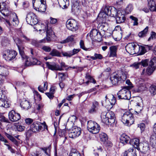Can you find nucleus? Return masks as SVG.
Returning a JSON list of instances; mask_svg holds the SVG:
<instances>
[{
	"instance_id": "1",
	"label": "nucleus",
	"mask_w": 156,
	"mask_h": 156,
	"mask_svg": "<svg viewBox=\"0 0 156 156\" xmlns=\"http://www.w3.org/2000/svg\"><path fill=\"white\" fill-rule=\"evenodd\" d=\"M118 12L115 8L104 5L102 7L98 16L105 19L107 18L108 16L115 17Z\"/></svg>"
},
{
	"instance_id": "2",
	"label": "nucleus",
	"mask_w": 156,
	"mask_h": 156,
	"mask_svg": "<svg viewBox=\"0 0 156 156\" xmlns=\"http://www.w3.org/2000/svg\"><path fill=\"white\" fill-rule=\"evenodd\" d=\"M58 62L60 65L54 62H47L45 64L48 69L52 71H62L64 70V69H65L66 70H68L69 68H76L74 66L72 67L69 66L66 68L67 66L65 65L64 62L59 61Z\"/></svg>"
},
{
	"instance_id": "3",
	"label": "nucleus",
	"mask_w": 156,
	"mask_h": 156,
	"mask_svg": "<svg viewBox=\"0 0 156 156\" xmlns=\"http://www.w3.org/2000/svg\"><path fill=\"white\" fill-rule=\"evenodd\" d=\"M126 75L121 72L113 73L110 77V80L113 85L117 84L121 80L124 81L126 79Z\"/></svg>"
},
{
	"instance_id": "4",
	"label": "nucleus",
	"mask_w": 156,
	"mask_h": 156,
	"mask_svg": "<svg viewBox=\"0 0 156 156\" xmlns=\"http://www.w3.org/2000/svg\"><path fill=\"white\" fill-rule=\"evenodd\" d=\"M45 0H33V5L34 9L39 12H44L46 10Z\"/></svg>"
},
{
	"instance_id": "5",
	"label": "nucleus",
	"mask_w": 156,
	"mask_h": 156,
	"mask_svg": "<svg viewBox=\"0 0 156 156\" xmlns=\"http://www.w3.org/2000/svg\"><path fill=\"white\" fill-rule=\"evenodd\" d=\"M50 26V24L49 23H45V24L41 23V29H39V30L40 31H43L44 32H46V40L48 41H50V37L53 33Z\"/></svg>"
},
{
	"instance_id": "6",
	"label": "nucleus",
	"mask_w": 156,
	"mask_h": 156,
	"mask_svg": "<svg viewBox=\"0 0 156 156\" xmlns=\"http://www.w3.org/2000/svg\"><path fill=\"white\" fill-rule=\"evenodd\" d=\"M122 121L126 126L131 125L134 121L133 114L129 111L126 112L122 117Z\"/></svg>"
},
{
	"instance_id": "7",
	"label": "nucleus",
	"mask_w": 156,
	"mask_h": 156,
	"mask_svg": "<svg viewBox=\"0 0 156 156\" xmlns=\"http://www.w3.org/2000/svg\"><path fill=\"white\" fill-rule=\"evenodd\" d=\"M27 23L31 25H36V28L39 27L41 25L37 24L38 20L35 15L32 12H29L27 14L26 18Z\"/></svg>"
},
{
	"instance_id": "8",
	"label": "nucleus",
	"mask_w": 156,
	"mask_h": 156,
	"mask_svg": "<svg viewBox=\"0 0 156 156\" xmlns=\"http://www.w3.org/2000/svg\"><path fill=\"white\" fill-rule=\"evenodd\" d=\"M128 87H123L117 94V95L119 99L128 100L130 97V92Z\"/></svg>"
},
{
	"instance_id": "9",
	"label": "nucleus",
	"mask_w": 156,
	"mask_h": 156,
	"mask_svg": "<svg viewBox=\"0 0 156 156\" xmlns=\"http://www.w3.org/2000/svg\"><path fill=\"white\" fill-rule=\"evenodd\" d=\"M87 128L90 132L93 134H96L99 132L100 126L96 122L90 120L87 122Z\"/></svg>"
},
{
	"instance_id": "10",
	"label": "nucleus",
	"mask_w": 156,
	"mask_h": 156,
	"mask_svg": "<svg viewBox=\"0 0 156 156\" xmlns=\"http://www.w3.org/2000/svg\"><path fill=\"white\" fill-rule=\"evenodd\" d=\"M17 54V53L14 50L7 49L5 51L3 56L6 60L9 61L14 59Z\"/></svg>"
},
{
	"instance_id": "11",
	"label": "nucleus",
	"mask_w": 156,
	"mask_h": 156,
	"mask_svg": "<svg viewBox=\"0 0 156 156\" xmlns=\"http://www.w3.org/2000/svg\"><path fill=\"white\" fill-rule=\"evenodd\" d=\"M42 125L44 126V129H47L48 126L44 122L42 123L37 122H34L30 125V128L33 132H37L41 130Z\"/></svg>"
},
{
	"instance_id": "12",
	"label": "nucleus",
	"mask_w": 156,
	"mask_h": 156,
	"mask_svg": "<svg viewBox=\"0 0 156 156\" xmlns=\"http://www.w3.org/2000/svg\"><path fill=\"white\" fill-rule=\"evenodd\" d=\"M140 46L134 43H129L126 47L127 51L132 55H133L139 52Z\"/></svg>"
},
{
	"instance_id": "13",
	"label": "nucleus",
	"mask_w": 156,
	"mask_h": 156,
	"mask_svg": "<svg viewBox=\"0 0 156 156\" xmlns=\"http://www.w3.org/2000/svg\"><path fill=\"white\" fill-rule=\"evenodd\" d=\"M81 133V129L77 126H74L69 131V136L70 138H75L78 137Z\"/></svg>"
},
{
	"instance_id": "14",
	"label": "nucleus",
	"mask_w": 156,
	"mask_h": 156,
	"mask_svg": "<svg viewBox=\"0 0 156 156\" xmlns=\"http://www.w3.org/2000/svg\"><path fill=\"white\" fill-rule=\"evenodd\" d=\"M66 26L69 30L73 31H76L78 28V23L74 20H68L66 22Z\"/></svg>"
},
{
	"instance_id": "15",
	"label": "nucleus",
	"mask_w": 156,
	"mask_h": 156,
	"mask_svg": "<svg viewBox=\"0 0 156 156\" xmlns=\"http://www.w3.org/2000/svg\"><path fill=\"white\" fill-rule=\"evenodd\" d=\"M6 23L10 26L12 25L16 26L18 24L19 21L17 15L15 13H12L10 14L9 20H6Z\"/></svg>"
},
{
	"instance_id": "16",
	"label": "nucleus",
	"mask_w": 156,
	"mask_h": 156,
	"mask_svg": "<svg viewBox=\"0 0 156 156\" xmlns=\"http://www.w3.org/2000/svg\"><path fill=\"white\" fill-rule=\"evenodd\" d=\"M9 119L12 122H16L21 119V116L19 113L16 112L14 110H12L9 113Z\"/></svg>"
},
{
	"instance_id": "17",
	"label": "nucleus",
	"mask_w": 156,
	"mask_h": 156,
	"mask_svg": "<svg viewBox=\"0 0 156 156\" xmlns=\"http://www.w3.org/2000/svg\"><path fill=\"white\" fill-rule=\"evenodd\" d=\"M90 36L91 38L98 41H101L102 37L101 33L95 29H93L90 31Z\"/></svg>"
},
{
	"instance_id": "18",
	"label": "nucleus",
	"mask_w": 156,
	"mask_h": 156,
	"mask_svg": "<svg viewBox=\"0 0 156 156\" xmlns=\"http://www.w3.org/2000/svg\"><path fill=\"white\" fill-rule=\"evenodd\" d=\"M125 12L123 10H118L115 19L117 23H120L124 22L126 19Z\"/></svg>"
},
{
	"instance_id": "19",
	"label": "nucleus",
	"mask_w": 156,
	"mask_h": 156,
	"mask_svg": "<svg viewBox=\"0 0 156 156\" xmlns=\"http://www.w3.org/2000/svg\"><path fill=\"white\" fill-rule=\"evenodd\" d=\"M41 150L39 152L37 156H50L51 153V147H42Z\"/></svg>"
},
{
	"instance_id": "20",
	"label": "nucleus",
	"mask_w": 156,
	"mask_h": 156,
	"mask_svg": "<svg viewBox=\"0 0 156 156\" xmlns=\"http://www.w3.org/2000/svg\"><path fill=\"white\" fill-rule=\"evenodd\" d=\"M139 149L141 152L145 154L149 152L150 148L148 144L145 142L140 144Z\"/></svg>"
},
{
	"instance_id": "21",
	"label": "nucleus",
	"mask_w": 156,
	"mask_h": 156,
	"mask_svg": "<svg viewBox=\"0 0 156 156\" xmlns=\"http://www.w3.org/2000/svg\"><path fill=\"white\" fill-rule=\"evenodd\" d=\"M137 100L138 102L136 103V112L139 113L143 109V103L142 98L138 97L137 98Z\"/></svg>"
},
{
	"instance_id": "22",
	"label": "nucleus",
	"mask_w": 156,
	"mask_h": 156,
	"mask_svg": "<svg viewBox=\"0 0 156 156\" xmlns=\"http://www.w3.org/2000/svg\"><path fill=\"white\" fill-rule=\"evenodd\" d=\"M107 117L109 119L110 122V125L112 126L115 123V116L114 113L111 111L106 112Z\"/></svg>"
},
{
	"instance_id": "23",
	"label": "nucleus",
	"mask_w": 156,
	"mask_h": 156,
	"mask_svg": "<svg viewBox=\"0 0 156 156\" xmlns=\"http://www.w3.org/2000/svg\"><path fill=\"white\" fill-rule=\"evenodd\" d=\"M123 156H136L133 147L131 146L125 151Z\"/></svg>"
},
{
	"instance_id": "24",
	"label": "nucleus",
	"mask_w": 156,
	"mask_h": 156,
	"mask_svg": "<svg viewBox=\"0 0 156 156\" xmlns=\"http://www.w3.org/2000/svg\"><path fill=\"white\" fill-rule=\"evenodd\" d=\"M106 100L108 99L109 101L110 104L111 105V106L110 107L111 108L116 103V99L114 95L112 94H108L105 96Z\"/></svg>"
},
{
	"instance_id": "25",
	"label": "nucleus",
	"mask_w": 156,
	"mask_h": 156,
	"mask_svg": "<svg viewBox=\"0 0 156 156\" xmlns=\"http://www.w3.org/2000/svg\"><path fill=\"white\" fill-rule=\"evenodd\" d=\"M106 112H103L101 113V121L107 125H110L109 119L107 117Z\"/></svg>"
},
{
	"instance_id": "26",
	"label": "nucleus",
	"mask_w": 156,
	"mask_h": 156,
	"mask_svg": "<svg viewBox=\"0 0 156 156\" xmlns=\"http://www.w3.org/2000/svg\"><path fill=\"white\" fill-rule=\"evenodd\" d=\"M9 73L6 66L0 65V75L2 76H6Z\"/></svg>"
},
{
	"instance_id": "27",
	"label": "nucleus",
	"mask_w": 156,
	"mask_h": 156,
	"mask_svg": "<svg viewBox=\"0 0 156 156\" xmlns=\"http://www.w3.org/2000/svg\"><path fill=\"white\" fill-rule=\"evenodd\" d=\"M129 140L130 141V137L126 134L123 133L121 136L120 142L124 144L127 143Z\"/></svg>"
},
{
	"instance_id": "28",
	"label": "nucleus",
	"mask_w": 156,
	"mask_h": 156,
	"mask_svg": "<svg viewBox=\"0 0 156 156\" xmlns=\"http://www.w3.org/2000/svg\"><path fill=\"white\" fill-rule=\"evenodd\" d=\"M0 12L4 16H7L9 14V10L5 4L0 5Z\"/></svg>"
},
{
	"instance_id": "29",
	"label": "nucleus",
	"mask_w": 156,
	"mask_h": 156,
	"mask_svg": "<svg viewBox=\"0 0 156 156\" xmlns=\"http://www.w3.org/2000/svg\"><path fill=\"white\" fill-rule=\"evenodd\" d=\"M101 20H103V22L99 24L98 26V27L99 29L102 30L103 31H105L107 28V24L106 23V20L103 19L102 17H100Z\"/></svg>"
},
{
	"instance_id": "30",
	"label": "nucleus",
	"mask_w": 156,
	"mask_h": 156,
	"mask_svg": "<svg viewBox=\"0 0 156 156\" xmlns=\"http://www.w3.org/2000/svg\"><path fill=\"white\" fill-rule=\"evenodd\" d=\"M99 106L98 102L94 101L92 102V106L91 108L88 111V112L90 113H92L95 112L98 109Z\"/></svg>"
},
{
	"instance_id": "31",
	"label": "nucleus",
	"mask_w": 156,
	"mask_h": 156,
	"mask_svg": "<svg viewBox=\"0 0 156 156\" xmlns=\"http://www.w3.org/2000/svg\"><path fill=\"white\" fill-rule=\"evenodd\" d=\"M60 6L63 9H66L69 4L68 0H57Z\"/></svg>"
},
{
	"instance_id": "32",
	"label": "nucleus",
	"mask_w": 156,
	"mask_h": 156,
	"mask_svg": "<svg viewBox=\"0 0 156 156\" xmlns=\"http://www.w3.org/2000/svg\"><path fill=\"white\" fill-rule=\"evenodd\" d=\"M117 47L115 46H113L110 47V52L109 55V57H114L116 56Z\"/></svg>"
},
{
	"instance_id": "33",
	"label": "nucleus",
	"mask_w": 156,
	"mask_h": 156,
	"mask_svg": "<svg viewBox=\"0 0 156 156\" xmlns=\"http://www.w3.org/2000/svg\"><path fill=\"white\" fill-rule=\"evenodd\" d=\"M20 105L22 108L26 110L29 109L31 107L30 102L26 100L22 101Z\"/></svg>"
},
{
	"instance_id": "34",
	"label": "nucleus",
	"mask_w": 156,
	"mask_h": 156,
	"mask_svg": "<svg viewBox=\"0 0 156 156\" xmlns=\"http://www.w3.org/2000/svg\"><path fill=\"white\" fill-rule=\"evenodd\" d=\"M138 81L139 82V83L140 84V85L142 84V85H140L138 87V89L140 91H142L144 90H145L146 89V87L144 86V85L142 83V82H145L147 80V79H145L140 78L138 79Z\"/></svg>"
},
{
	"instance_id": "35",
	"label": "nucleus",
	"mask_w": 156,
	"mask_h": 156,
	"mask_svg": "<svg viewBox=\"0 0 156 156\" xmlns=\"http://www.w3.org/2000/svg\"><path fill=\"white\" fill-rule=\"evenodd\" d=\"M99 137L101 141L106 144L108 142V137L106 134L104 133H102L99 134Z\"/></svg>"
},
{
	"instance_id": "36",
	"label": "nucleus",
	"mask_w": 156,
	"mask_h": 156,
	"mask_svg": "<svg viewBox=\"0 0 156 156\" xmlns=\"http://www.w3.org/2000/svg\"><path fill=\"white\" fill-rule=\"evenodd\" d=\"M129 143L132 145V146H134L136 147H138L140 146H139L140 140L138 139L137 138L130 140Z\"/></svg>"
},
{
	"instance_id": "37",
	"label": "nucleus",
	"mask_w": 156,
	"mask_h": 156,
	"mask_svg": "<svg viewBox=\"0 0 156 156\" xmlns=\"http://www.w3.org/2000/svg\"><path fill=\"white\" fill-rule=\"evenodd\" d=\"M151 145L154 148H156V135H152L150 138Z\"/></svg>"
},
{
	"instance_id": "38",
	"label": "nucleus",
	"mask_w": 156,
	"mask_h": 156,
	"mask_svg": "<svg viewBox=\"0 0 156 156\" xmlns=\"http://www.w3.org/2000/svg\"><path fill=\"white\" fill-rule=\"evenodd\" d=\"M155 67L149 65L146 69V74L149 76L151 75L155 70Z\"/></svg>"
},
{
	"instance_id": "39",
	"label": "nucleus",
	"mask_w": 156,
	"mask_h": 156,
	"mask_svg": "<svg viewBox=\"0 0 156 156\" xmlns=\"http://www.w3.org/2000/svg\"><path fill=\"white\" fill-rule=\"evenodd\" d=\"M72 9L75 10L76 9H78V7L79 6V1L78 0H72Z\"/></svg>"
},
{
	"instance_id": "40",
	"label": "nucleus",
	"mask_w": 156,
	"mask_h": 156,
	"mask_svg": "<svg viewBox=\"0 0 156 156\" xmlns=\"http://www.w3.org/2000/svg\"><path fill=\"white\" fill-rule=\"evenodd\" d=\"M74 40V36L71 35L68 37L65 40L60 41L59 43L61 44H64L67 43L72 42Z\"/></svg>"
},
{
	"instance_id": "41",
	"label": "nucleus",
	"mask_w": 156,
	"mask_h": 156,
	"mask_svg": "<svg viewBox=\"0 0 156 156\" xmlns=\"http://www.w3.org/2000/svg\"><path fill=\"white\" fill-rule=\"evenodd\" d=\"M148 2V5L149 7L150 10L153 11L154 9V6L156 5L155 2L154 0H147Z\"/></svg>"
},
{
	"instance_id": "42",
	"label": "nucleus",
	"mask_w": 156,
	"mask_h": 156,
	"mask_svg": "<svg viewBox=\"0 0 156 156\" xmlns=\"http://www.w3.org/2000/svg\"><path fill=\"white\" fill-rule=\"evenodd\" d=\"M48 83L47 82H44L43 87L41 85L39 86L38 87V90L39 91L44 93V91L46 90L48 88Z\"/></svg>"
},
{
	"instance_id": "43",
	"label": "nucleus",
	"mask_w": 156,
	"mask_h": 156,
	"mask_svg": "<svg viewBox=\"0 0 156 156\" xmlns=\"http://www.w3.org/2000/svg\"><path fill=\"white\" fill-rule=\"evenodd\" d=\"M69 156H81V155L76 149H72L70 151Z\"/></svg>"
},
{
	"instance_id": "44",
	"label": "nucleus",
	"mask_w": 156,
	"mask_h": 156,
	"mask_svg": "<svg viewBox=\"0 0 156 156\" xmlns=\"http://www.w3.org/2000/svg\"><path fill=\"white\" fill-rule=\"evenodd\" d=\"M148 27L147 26L142 31L139 32L138 34V36L140 37H142L146 36L148 29Z\"/></svg>"
},
{
	"instance_id": "45",
	"label": "nucleus",
	"mask_w": 156,
	"mask_h": 156,
	"mask_svg": "<svg viewBox=\"0 0 156 156\" xmlns=\"http://www.w3.org/2000/svg\"><path fill=\"white\" fill-rule=\"evenodd\" d=\"M85 77L86 79L88 80H89L90 82L92 83H96V80L92 78L91 76L90 73L89 72L86 73Z\"/></svg>"
},
{
	"instance_id": "46",
	"label": "nucleus",
	"mask_w": 156,
	"mask_h": 156,
	"mask_svg": "<svg viewBox=\"0 0 156 156\" xmlns=\"http://www.w3.org/2000/svg\"><path fill=\"white\" fill-rule=\"evenodd\" d=\"M2 45L6 46L9 44V41L8 39L5 37H2Z\"/></svg>"
},
{
	"instance_id": "47",
	"label": "nucleus",
	"mask_w": 156,
	"mask_h": 156,
	"mask_svg": "<svg viewBox=\"0 0 156 156\" xmlns=\"http://www.w3.org/2000/svg\"><path fill=\"white\" fill-rule=\"evenodd\" d=\"M5 135L10 140H11L12 142L14 143L17 145V142L16 139L12 136L10 135V134L7 133H5Z\"/></svg>"
},
{
	"instance_id": "48",
	"label": "nucleus",
	"mask_w": 156,
	"mask_h": 156,
	"mask_svg": "<svg viewBox=\"0 0 156 156\" xmlns=\"http://www.w3.org/2000/svg\"><path fill=\"white\" fill-rule=\"evenodd\" d=\"M149 91L151 94L153 95L156 94V85H152L149 88Z\"/></svg>"
},
{
	"instance_id": "49",
	"label": "nucleus",
	"mask_w": 156,
	"mask_h": 156,
	"mask_svg": "<svg viewBox=\"0 0 156 156\" xmlns=\"http://www.w3.org/2000/svg\"><path fill=\"white\" fill-rule=\"evenodd\" d=\"M6 97L4 94H2L1 95V97L0 98V106H4V105L3 104V103L5 102V101L6 100Z\"/></svg>"
},
{
	"instance_id": "50",
	"label": "nucleus",
	"mask_w": 156,
	"mask_h": 156,
	"mask_svg": "<svg viewBox=\"0 0 156 156\" xmlns=\"http://www.w3.org/2000/svg\"><path fill=\"white\" fill-rule=\"evenodd\" d=\"M90 57L93 60H95L97 59H101L103 58V56L101 54L95 53L94 56H90Z\"/></svg>"
},
{
	"instance_id": "51",
	"label": "nucleus",
	"mask_w": 156,
	"mask_h": 156,
	"mask_svg": "<svg viewBox=\"0 0 156 156\" xmlns=\"http://www.w3.org/2000/svg\"><path fill=\"white\" fill-rule=\"evenodd\" d=\"M23 61L25 62V66H28L32 65L31 62L27 57V58L23 59Z\"/></svg>"
},
{
	"instance_id": "52",
	"label": "nucleus",
	"mask_w": 156,
	"mask_h": 156,
	"mask_svg": "<svg viewBox=\"0 0 156 156\" xmlns=\"http://www.w3.org/2000/svg\"><path fill=\"white\" fill-rule=\"evenodd\" d=\"M50 55L53 56H59L60 55V53L57 50L54 49L50 52Z\"/></svg>"
},
{
	"instance_id": "53",
	"label": "nucleus",
	"mask_w": 156,
	"mask_h": 156,
	"mask_svg": "<svg viewBox=\"0 0 156 156\" xmlns=\"http://www.w3.org/2000/svg\"><path fill=\"white\" fill-rule=\"evenodd\" d=\"M31 62L32 65H40L41 64V62L40 61H38L37 59L34 58H32L31 59Z\"/></svg>"
},
{
	"instance_id": "54",
	"label": "nucleus",
	"mask_w": 156,
	"mask_h": 156,
	"mask_svg": "<svg viewBox=\"0 0 156 156\" xmlns=\"http://www.w3.org/2000/svg\"><path fill=\"white\" fill-rule=\"evenodd\" d=\"M141 65L140 62H135L130 66V67L133 68V69H137L139 68L140 66Z\"/></svg>"
},
{
	"instance_id": "55",
	"label": "nucleus",
	"mask_w": 156,
	"mask_h": 156,
	"mask_svg": "<svg viewBox=\"0 0 156 156\" xmlns=\"http://www.w3.org/2000/svg\"><path fill=\"white\" fill-rule=\"evenodd\" d=\"M129 18L132 20L133 21V26H137L138 25V19L137 18L133 16H130Z\"/></svg>"
},
{
	"instance_id": "56",
	"label": "nucleus",
	"mask_w": 156,
	"mask_h": 156,
	"mask_svg": "<svg viewBox=\"0 0 156 156\" xmlns=\"http://www.w3.org/2000/svg\"><path fill=\"white\" fill-rule=\"evenodd\" d=\"M133 9V6L132 5H129L125 9V13L128 14Z\"/></svg>"
},
{
	"instance_id": "57",
	"label": "nucleus",
	"mask_w": 156,
	"mask_h": 156,
	"mask_svg": "<svg viewBox=\"0 0 156 156\" xmlns=\"http://www.w3.org/2000/svg\"><path fill=\"white\" fill-rule=\"evenodd\" d=\"M155 67H156V57H154L151 60L150 65Z\"/></svg>"
},
{
	"instance_id": "58",
	"label": "nucleus",
	"mask_w": 156,
	"mask_h": 156,
	"mask_svg": "<svg viewBox=\"0 0 156 156\" xmlns=\"http://www.w3.org/2000/svg\"><path fill=\"white\" fill-rule=\"evenodd\" d=\"M18 48L19 51V53L21 56L22 58L23 59L27 58V56L25 55L23 51H22L21 48L20 47V46H18Z\"/></svg>"
},
{
	"instance_id": "59",
	"label": "nucleus",
	"mask_w": 156,
	"mask_h": 156,
	"mask_svg": "<svg viewBox=\"0 0 156 156\" xmlns=\"http://www.w3.org/2000/svg\"><path fill=\"white\" fill-rule=\"evenodd\" d=\"M16 129L18 131L22 132L24 130L25 127L21 125H18L16 126Z\"/></svg>"
},
{
	"instance_id": "60",
	"label": "nucleus",
	"mask_w": 156,
	"mask_h": 156,
	"mask_svg": "<svg viewBox=\"0 0 156 156\" xmlns=\"http://www.w3.org/2000/svg\"><path fill=\"white\" fill-rule=\"evenodd\" d=\"M58 75L59 78H60L62 80H64L66 76V74L64 73H59L58 74Z\"/></svg>"
},
{
	"instance_id": "61",
	"label": "nucleus",
	"mask_w": 156,
	"mask_h": 156,
	"mask_svg": "<svg viewBox=\"0 0 156 156\" xmlns=\"http://www.w3.org/2000/svg\"><path fill=\"white\" fill-rule=\"evenodd\" d=\"M31 44L37 47H39L40 46V44L39 43V41H37L35 40H32Z\"/></svg>"
},
{
	"instance_id": "62",
	"label": "nucleus",
	"mask_w": 156,
	"mask_h": 156,
	"mask_svg": "<svg viewBox=\"0 0 156 156\" xmlns=\"http://www.w3.org/2000/svg\"><path fill=\"white\" fill-rule=\"evenodd\" d=\"M148 60L147 59H145L142 60L141 62V65L142 66L144 67L147 66L148 64Z\"/></svg>"
},
{
	"instance_id": "63",
	"label": "nucleus",
	"mask_w": 156,
	"mask_h": 156,
	"mask_svg": "<svg viewBox=\"0 0 156 156\" xmlns=\"http://www.w3.org/2000/svg\"><path fill=\"white\" fill-rule=\"evenodd\" d=\"M138 127L140 128L141 129V132H143L145 129V126L144 123H141L138 125Z\"/></svg>"
},
{
	"instance_id": "64",
	"label": "nucleus",
	"mask_w": 156,
	"mask_h": 156,
	"mask_svg": "<svg viewBox=\"0 0 156 156\" xmlns=\"http://www.w3.org/2000/svg\"><path fill=\"white\" fill-rule=\"evenodd\" d=\"M156 38V33L154 32H152L151 37L148 38V41H150L151 39Z\"/></svg>"
}]
</instances>
